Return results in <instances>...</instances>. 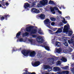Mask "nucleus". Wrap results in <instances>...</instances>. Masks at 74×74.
I'll return each mask as SVG.
<instances>
[{
	"mask_svg": "<svg viewBox=\"0 0 74 74\" xmlns=\"http://www.w3.org/2000/svg\"><path fill=\"white\" fill-rule=\"evenodd\" d=\"M70 50H72V49H70Z\"/></svg>",
	"mask_w": 74,
	"mask_h": 74,
	"instance_id": "nucleus-51",
	"label": "nucleus"
},
{
	"mask_svg": "<svg viewBox=\"0 0 74 74\" xmlns=\"http://www.w3.org/2000/svg\"><path fill=\"white\" fill-rule=\"evenodd\" d=\"M49 4H52V5H54V4H55V3L51 0H50L49 2Z\"/></svg>",
	"mask_w": 74,
	"mask_h": 74,
	"instance_id": "nucleus-21",
	"label": "nucleus"
},
{
	"mask_svg": "<svg viewBox=\"0 0 74 74\" xmlns=\"http://www.w3.org/2000/svg\"><path fill=\"white\" fill-rule=\"evenodd\" d=\"M20 42H26V43H29L31 42V44H33V40L32 39H29L27 40V38H25L24 39L22 38H20L19 39Z\"/></svg>",
	"mask_w": 74,
	"mask_h": 74,
	"instance_id": "nucleus-2",
	"label": "nucleus"
},
{
	"mask_svg": "<svg viewBox=\"0 0 74 74\" xmlns=\"http://www.w3.org/2000/svg\"><path fill=\"white\" fill-rule=\"evenodd\" d=\"M57 64H61V62L59 61H58V62H57Z\"/></svg>",
	"mask_w": 74,
	"mask_h": 74,
	"instance_id": "nucleus-33",
	"label": "nucleus"
},
{
	"mask_svg": "<svg viewBox=\"0 0 74 74\" xmlns=\"http://www.w3.org/2000/svg\"><path fill=\"white\" fill-rule=\"evenodd\" d=\"M22 53L23 55L27 57L29 55V56L31 57H33L36 55V53L35 52L33 51L31 53L29 51H22Z\"/></svg>",
	"mask_w": 74,
	"mask_h": 74,
	"instance_id": "nucleus-1",
	"label": "nucleus"
},
{
	"mask_svg": "<svg viewBox=\"0 0 74 74\" xmlns=\"http://www.w3.org/2000/svg\"><path fill=\"white\" fill-rule=\"evenodd\" d=\"M50 71H51V70H50Z\"/></svg>",
	"mask_w": 74,
	"mask_h": 74,
	"instance_id": "nucleus-58",
	"label": "nucleus"
},
{
	"mask_svg": "<svg viewBox=\"0 0 74 74\" xmlns=\"http://www.w3.org/2000/svg\"><path fill=\"white\" fill-rule=\"evenodd\" d=\"M47 3H48L47 0H42V1H40V3L38 4L37 7H42V5H45Z\"/></svg>",
	"mask_w": 74,
	"mask_h": 74,
	"instance_id": "nucleus-4",
	"label": "nucleus"
},
{
	"mask_svg": "<svg viewBox=\"0 0 74 74\" xmlns=\"http://www.w3.org/2000/svg\"><path fill=\"white\" fill-rule=\"evenodd\" d=\"M63 52L64 53H66V51L65 50H63Z\"/></svg>",
	"mask_w": 74,
	"mask_h": 74,
	"instance_id": "nucleus-47",
	"label": "nucleus"
},
{
	"mask_svg": "<svg viewBox=\"0 0 74 74\" xmlns=\"http://www.w3.org/2000/svg\"><path fill=\"white\" fill-rule=\"evenodd\" d=\"M32 37H33V38H36V37H37V35H32Z\"/></svg>",
	"mask_w": 74,
	"mask_h": 74,
	"instance_id": "nucleus-35",
	"label": "nucleus"
},
{
	"mask_svg": "<svg viewBox=\"0 0 74 74\" xmlns=\"http://www.w3.org/2000/svg\"><path fill=\"white\" fill-rule=\"evenodd\" d=\"M61 60L63 61L64 62H67V59L65 58L62 57L61 59Z\"/></svg>",
	"mask_w": 74,
	"mask_h": 74,
	"instance_id": "nucleus-19",
	"label": "nucleus"
},
{
	"mask_svg": "<svg viewBox=\"0 0 74 74\" xmlns=\"http://www.w3.org/2000/svg\"><path fill=\"white\" fill-rule=\"evenodd\" d=\"M44 69H52V68L49 66L48 65H44L43 66Z\"/></svg>",
	"mask_w": 74,
	"mask_h": 74,
	"instance_id": "nucleus-15",
	"label": "nucleus"
},
{
	"mask_svg": "<svg viewBox=\"0 0 74 74\" xmlns=\"http://www.w3.org/2000/svg\"><path fill=\"white\" fill-rule=\"evenodd\" d=\"M43 74H49V73H47V72H44L43 73Z\"/></svg>",
	"mask_w": 74,
	"mask_h": 74,
	"instance_id": "nucleus-37",
	"label": "nucleus"
},
{
	"mask_svg": "<svg viewBox=\"0 0 74 74\" xmlns=\"http://www.w3.org/2000/svg\"><path fill=\"white\" fill-rule=\"evenodd\" d=\"M62 39L63 40H66V38L64 37H62Z\"/></svg>",
	"mask_w": 74,
	"mask_h": 74,
	"instance_id": "nucleus-39",
	"label": "nucleus"
},
{
	"mask_svg": "<svg viewBox=\"0 0 74 74\" xmlns=\"http://www.w3.org/2000/svg\"><path fill=\"white\" fill-rule=\"evenodd\" d=\"M36 40L39 43H42L44 41L42 38L40 36H39L37 37Z\"/></svg>",
	"mask_w": 74,
	"mask_h": 74,
	"instance_id": "nucleus-6",
	"label": "nucleus"
},
{
	"mask_svg": "<svg viewBox=\"0 0 74 74\" xmlns=\"http://www.w3.org/2000/svg\"><path fill=\"white\" fill-rule=\"evenodd\" d=\"M56 45H57V47H60V46L61 45V43H60L59 42H56Z\"/></svg>",
	"mask_w": 74,
	"mask_h": 74,
	"instance_id": "nucleus-18",
	"label": "nucleus"
},
{
	"mask_svg": "<svg viewBox=\"0 0 74 74\" xmlns=\"http://www.w3.org/2000/svg\"><path fill=\"white\" fill-rule=\"evenodd\" d=\"M17 41V42H18V41H19V40H18Z\"/></svg>",
	"mask_w": 74,
	"mask_h": 74,
	"instance_id": "nucleus-53",
	"label": "nucleus"
},
{
	"mask_svg": "<svg viewBox=\"0 0 74 74\" xmlns=\"http://www.w3.org/2000/svg\"><path fill=\"white\" fill-rule=\"evenodd\" d=\"M28 34H29V33H28L26 32L23 34V37L26 36H27Z\"/></svg>",
	"mask_w": 74,
	"mask_h": 74,
	"instance_id": "nucleus-25",
	"label": "nucleus"
},
{
	"mask_svg": "<svg viewBox=\"0 0 74 74\" xmlns=\"http://www.w3.org/2000/svg\"><path fill=\"white\" fill-rule=\"evenodd\" d=\"M53 70L54 71H60V68L59 67L55 66L53 68Z\"/></svg>",
	"mask_w": 74,
	"mask_h": 74,
	"instance_id": "nucleus-11",
	"label": "nucleus"
},
{
	"mask_svg": "<svg viewBox=\"0 0 74 74\" xmlns=\"http://www.w3.org/2000/svg\"><path fill=\"white\" fill-rule=\"evenodd\" d=\"M8 16V15H6L5 16V18H7V17Z\"/></svg>",
	"mask_w": 74,
	"mask_h": 74,
	"instance_id": "nucleus-48",
	"label": "nucleus"
},
{
	"mask_svg": "<svg viewBox=\"0 0 74 74\" xmlns=\"http://www.w3.org/2000/svg\"><path fill=\"white\" fill-rule=\"evenodd\" d=\"M0 7H2V8H4L2 6V5L1 4H0Z\"/></svg>",
	"mask_w": 74,
	"mask_h": 74,
	"instance_id": "nucleus-46",
	"label": "nucleus"
},
{
	"mask_svg": "<svg viewBox=\"0 0 74 74\" xmlns=\"http://www.w3.org/2000/svg\"><path fill=\"white\" fill-rule=\"evenodd\" d=\"M38 33L40 34H43V32L41 31V30H39L38 32Z\"/></svg>",
	"mask_w": 74,
	"mask_h": 74,
	"instance_id": "nucleus-30",
	"label": "nucleus"
},
{
	"mask_svg": "<svg viewBox=\"0 0 74 74\" xmlns=\"http://www.w3.org/2000/svg\"><path fill=\"white\" fill-rule=\"evenodd\" d=\"M51 26H53L54 25H55V23L53 22H52L51 23Z\"/></svg>",
	"mask_w": 74,
	"mask_h": 74,
	"instance_id": "nucleus-38",
	"label": "nucleus"
},
{
	"mask_svg": "<svg viewBox=\"0 0 74 74\" xmlns=\"http://www.w3.org/2000/svg\"><path fill=\"white\" fill-rule=\"evenodd\" d=\"M37 32V30L36 29H33L32 31L31 32L32 34H34V33H36Z\"/></svg>",
	"mask_w": 74,
	"mask_h": 74,
	"instance_id": "nucleus-20",
	"label": "nucleus"
},
{
	"mask_svg": "<svg viewBox=\"0 0 74 74\" xmlns=\"http://www.w3.org/2000/svg\"><path fill=\"white\" fill-rule=\"evenodd\" d=\"M64 45L66 47H67V46H68V43L67 42H66L64 44Z\"/></svg>",
	"mask_w": 74,
	"mask_h": 74,
	"instance_id": "nucleus-36",
	"label": "nucleus"
},
{
	"mask_svg": "<svg viewBox=\"0 0 74 74\" xmlns=\"http://www.w3.org/2000/svg\"><path fill=\"white\" fill-rule=\"evenodd\" d=\"M45 48L47 51H49V47L47 46H46L45 47Z\"/></svg>",
	"mask_w": 74,
	"mask_h": 74,
	"instance_id": "nucleus-23",
	"label": "nucleus"
},
{
	"mask_svg": "<svg viewBox=\"0 0 74 74\" xmlns=\"http://www.w3.org/2000/svg\"><path fill=\"white\" fill-rule=\"evenodd\" d=\"M23 74H36V73L33 72L31 73L27 71H26L25 73H24Z\"/></svg>",
	"mask_w": 74,
	"mask_h": 74,
	"instance_id": "nucleus-16",
	"label": "nucleus"
},
{
	"mask_svg": "<svg viewBox=\"0 0 74 74\" xmlns=\"http://www.w3.org/2000/svg\"><path fill=\"white\" fill-rule=\"evenodd\" d=\"M4 17L3 16L2 17H0V20H1L2 21H3V19H4Z\"/></svg>",
	"mask_w": 74,
	"mask_h": 74,
	"instance_id": "nucleus-34",
	"label": "nucleus"
},
{
	"mask_svg": "<svg viewBox=\"0 0 74 74\" xmlns=\"http://www.w3.org/2000/svg\"><path fill=\"white\" fill-rule=\"evenodd\" d=\"M40 17L42 19H44L45 18V15L44 14H42L40 15Z\"/></svg>",
	"mask_w": 74,
	"mask_h": 74,
	"instance_id": "nucleus-17",
	"label": "nucleus"
},
{
	"mask_svg": "<svg viewBox=\"0 0 74 74\" xmlns=\"http://www.w3.org/2000/svg\"><path fill=\"white\" fill-rule=\"evenodd\" d=\"M40 55H41L40 54H37V56H38V57H39V58H41V57L40 56Z\"/></svg>",
	"mask_w": 74,
	"mask_h": 74,
	"instance_id": "nucleus-40",
	"label": "nucleus"
},
{
	"mask_svg": "<svg viewBox=\"0 0 74 74\" xmlns=\"http://www.w3.org/2000/svg\"><path fill=\"white\" fill-rule=\"evenodd\" d=\"M5 5H6V6H8V5H9V4H8V3H6Z\"/></svg>",
	"mask_w": 74,
	"mask_h": 74,
	"instance_id": "nucleus-43",
	"label": "nucleus"
},
{
	"mask_svg": "<svg viewBox=\"0 0 74 74\" xmlns=\"http://www.w3.org/2000/svg\"><path fill=\"white\" fill-rule=\"evenodd\" d=\"M55 51H56V52L58 53H60L61 52H62V49L61 48H60L59 49H55Z\"/></svg>",
	"mask_w": 74,
	"mask_h": 74,
	"instance_id": "nucleus-14",
	"label": "nucleus"
},
{
	"mask_svg": "<svg viewBox=\"0 0 74 74\" xmlns=\"http://www.w3.org/2000/svg\"><path fill=\"white\" fill-rule=\"evenodd\" d=\"M60 26H63V23H60Z\"/></svg>",
	"mask_w": 74,
	"mask_h": 74,
	"instance_id": "nucleus-44",
	"label": "nucleus"
},
{
	"mask_svg": "<svg viewBox=\"0 0 74 74\" xmlns=\"http://www.w3.org/2000/svg\"><path fill=\"white\" fill-rule=\"evenodd\" d=\"M40 64V62L39 61L36 62L34 64H32V65L34 67H37Z\"/></svg>",
	"mask_w": 74,
	"mask_h": 74,
	"instance_id": "nucleus-8",
	"label": "nucleus"
},
{
	"mask_svg": "<svg viewBox=\"0 0 74 74\" xmlns=\"http://www.w3.org/2000/svg\"><path fill=\"white\" fill-rule=\"evenodd\" d=\"M70 27V25L68 24L67 25H65L64 27V32H66V34L68 33V29H69Z\"/></svg>",
	"mask_w": 74,
	"mask_h": 74,
	"instance_id": "nucleus-7",
	"label": "nucleus"
},
{
	"mask_svg": "<svg viewBox=\"0 0 74 74\" xmlns=\"http://www.w3.org/2000/svg\"><path fill=\"white\" fill-rule=\"evenodd\" d=\"M57 18H58V17H57Z\"/></svg>",
	"mask_w": 74,
	"mask_h": 74,
	"instance_id": "nucleus-57",
	"label": "nucleus"
},
{
	"mask_svg": "<svg viewBox=\"0 0 74 74\" xmlns=\"http://www.w3.org/2000/svg\"><path fill=\"white\" fill-rule=\"evenodd\" d=\"M62 32V29L59 28L58 29V30L56 32L54 33V34H58L59 33H61Z\"/></svg>",
	"mask_w": 74,
	"mask_h": 74,
	"instance_id": "nucleus-12",
	"label": "nucleus"
},
{
	"mask_svg": "<svg viewBox=\"0 0 74 74\" xmlns=\"http://www.w3.org/2000/svg\"><path fill=\"white\" fill-rule=\"evenodd\" d=\"M62 68L63 69H65V70H67V69H69V66H66L65 67H62Z\"/></svg>",
	"mask_w": 74,
	"mask_h": 74,
	"instance_id": "nucleus-31",
	"label": "nucleus"
},
{
	"mask_svg": "<svg viewBox=\"0 0 74 74\" xmlns=\"http://www.w3.org/2000/svg\"><path fill=\"white\" fill-rule=\"evenodd\" d=\"M52 74H56V73L55 74V73H52Z\"/></svg>",
	"mask_w": 74,
	"mask_h": 74,
	"instance_id": "nucleus-50",
	"label": "nucleus"
},
{
	"mask_svg": "<svg viewBox=\"0 0 74 74\" xmlns=\"http://www.w3.org/2000/svg\"><path fill=\"white\" fill-rule=\"evenodd\" d=\"M20 35H21V32H19L16 35V37H17V38H19V36Z\"/></svg>",
	"mask_w": 74,
	"mask_h": 74,
	"instance_id": "nucleus-27",
	"label": "nucleus"
},
{
	"mask_svg": "<svg viewBox=\"0 0 74 74\" xmlns=\"http://www.w3.org/2000/svg\"><path fill=\"white\" fill-rule=\"evenodd\" d=\"M59 74H68L69 72L68 71H60L59 72Z\"/></svg>",
	"mask_w": 74,
	"mask_h": 74,
	"instance_id": "nucleus-13",
	"label": "nucleus"
},
{
	"mask_svg": "<svg viewBox=\"0 0 74 74\" xmlns=\"http://www.w3.org/2000/svg\"><path fill=\"white\" fill-rule=\"evenodd\" d=\"M65 18H68V19H70V17L69 16H67L65 17Z\"/></svg>",
	"mask_w": 74,
	"mask_h": 74,
	"instance_id": "nucleus-45",
	"label": "nucleus"
},
{
	"mask_svg": "<svg viewBox=\"0 0 74 74\" xmlns=\"http://www.w3.org/2000/svg\"><path fill=\"white\" fill-rule=\"evenodd\" d=\"M50 19L51 21H53V22L56 20V18L53 17H50Z\"/></svg>",
	"mask_w": 74,
	"mask_h": 74,
	"instance_id": "nucleus-22",
	"label": "nucleus"
},
{
	"mask_svg": "<svg viewBox=\"0 0 74 74\" xmlns=\"http://www.w3.org/2000/svg\"><path fill=\"white\" fill-rule=\"evenodd\" d=\"M31 11L32 12H35L36 13H39L40 12L39 10L34 8L32 9Z\"/></svg>",
	"mask_w": 74,
	"mask_h": 74,
	"instance_id": "nucleus-9",
	"label": "nucleus"
},
{
	"mask_svg": "<svg viewBox=\"0 0 74 74\" xmlns=\"http://www.w3.org/2000/svg\"><path fill=\"white\" fill-rule=\"evenodd\" d=\"M57 30V28H54L53 29V31H56Z\"/></svg>",
	"mask_w": 74,
	"mask_h": 74,
	"instance_id": "nucleus-41",
	"label": "nucleus"
},
{
	"mask_svg": "<svg viewBox=\"0 0 74 74\" xmlns=\"http://www.w3.org/2000/svg\"><path fill=\"white\" fill-rule=\"evenodd\" d=\"M6 8L5 7V8Z\"/></svg>",
	"mask_w": 74,
	"mask_h": 74,
	"instance_id": "nucleus-56",
	"label": "nucleus"
},
{
	"mask_svg": "<svg viewBox=\"0 0 74 74\" xmlns=\"http://www.w3.org/2000/svg\"><path fill=\"white\" fill-rule=\"evenodd\" d=\"M72 33H73V32L72 31H69L68 32V34L69 36H71V35L72 34Z\"/></svg>",
	"mask_w": 74,
	"mask_h": 74,
	"instance_id": "nucleus-26",
	"label": "nucleus"
},
{
	"mask_svg": "<svg viewBox=\"0 0 74 74\" xmlns=\"http://www.w3.org/2000/svg\"><path fill=\"white\" fill-rule=\"evenodd\" d=\"M26 30L27 32H29L30 30V27H27L26 28Z\"/></svg>",
	"mask_w": 74,
	"mask_h": 74,
	"instance_id": "nucleus-28",
	"label": "nucleus"
},
{
	"mask_svg": "<svg viewBox=\"0 0 74 74\" xmlns=\"http://www.w3.org/2000/svg\"><path fill=\"white\" fill-rule=\"evenodd\" d=\"M2 0V1H4V0Z\"/></svg>",
	"mask_w": 74,
	"mask_h": 74,
	"instance_id": "nucleus-55",
	"label": "nucleus"
},
{
	"mask_svg": "<svg viewBox=\"0 0 74 74\" xmlns=\"http://www.w3.org/2000/svg\"><path fill=\"white\" fill-rule=\"evenodd\" d=\"M29 6H30V4L27 3H24V7L26 10H27L28 11L29 10V9L28 8L29 7Z\"/></svg>",
	"mask_w": 74,
	"mask_h": 74,
	"instance_id": "nucleus-10",
	"label": "nucleus"
},
{
	"mask_svg": "<svg viewBox=\"0 0 74 74\" xmlns=\"http://www.w3.org/2000/svg\"><path fill=\"white\" fill-rule=\"evenodd\" d=\"M60 10H61V8H60Z\"/></svg>",
	"mask_w": 74,
	"mask_h": 74,
	"instance_id": "nucleus-52",
	"label": "nucleus"
},
{
	"mask_svg": "<svg viewBox=\"0 0 74 74\" xmlns=\"http://www.w3.org/2000/svg\"><path fill=\"white\" fill-rule=\"evenodd\" d=\"M63 9H64V8L63 7Z\"/></svg>",
	"mask_w": 74,
	"mask_h": 74,
	"instance_id": "nucleus-54",
	"label": "nucleus"
},
{
	"mask_svg": "<svg viewBox=\"0 0 74 74\" xmlns=\"http://www.w3.org/2000/svg\"><path fill=\"white\" fill-rule=\"evenodd\" d=\"M71 71H72L73 74H74V69H72L71 70Z\"/></svg>",
	"mask_w": 74,
	"mask_h": 74,
	"instance_id": "nucleus-42",
	"label": "nucleus"
},
{
	"mask_svg": "<svg viewBox=\"0 0 74 74\" xmlns=\"http://www.w3.org/2000/svg\"><path fill=\"white\" fill-rule=\"evenodd\" d=\"M63 21H62V22H63V23H64V24H66V23L67 21H65V18H63Z\"/></svg>",
	"mask_w": 74,
	"mask_h": 74,
	"instance_id": "nucleus-29",
	"label": "nucleus"
},
{
	"mask_svg": "<svg viewBox=\"0 0 74 74\" xmlns=\"http://www.w3.org/2000/svg\"><path fill=\"white\" fill-rule=\"evenodd\" d=\"M1 4H2V5H3V6H5V3L4 2H3V1H0V3H1Z\"/></svg>",
	"mask_w": 74,
	"mask_h": 74,
	"instance_id": "nucleus-32",
	"label": "nucleus"
},
{
	"mask_svg": "<svg viewBox=\"0 0 74 74\" xmlns=\"http://www.w3.org/2000/svg\"><path fill=\"white\" fill-rule=\"evenodd\" d=\"M68 39H70V38H66V40H68Z\"/></svg>",
	"mask_w": 74,
	"mask_h": 74,
	"instance_id": "nucleus-49",
	"label": "nucleus"
},
{
	"mask_svg": "<svg viewBox=\"0 0 74 74\" xmlns=\"http://www.w3.org/2000/svg\"><path fill=\"white\" fill-rule=\"evenodd\" d=\"M44 23L45 25H46L48 27L50 28V23H51V22H50V21L49 19H47L45 20Z\"/></svg>",
	"mask_w": 74,
	"mask_h": 74,
	"instance_id": "nucleus-5",
	"label": "nucleus"
},
{
	"mask_svg": "<svg viewBox=\"0 0 74 74\" xmlns=\"http://www.w3.org/2000/svg\"><path fill=\"white\" fill-rule=\"evenodd\" d=\"M51 12L52 14H55V11L54 10H56L58 11V12L59 14H62V12L59 10V9L58 8L56 7H54L53 8L51 7Z\"/></svg>",
	"mask_w": 74,
	"mask_h": 74,
	"instance_id": "nucleus-3",
	"label": "nucleus"
},
{
	"mask_svg": "<svg viewBox=\"0 0 74 74\" xmlns=\"http://www.w3.org/2000/svg\"><path fill=\"white\" fill-rule=\"evenodd\" d=\"M49 60L52 61V62H51V64H53V62L52 61H54V59H53V58H49Z\"/></svg>",
	"mask_w": 74,
	"mask_h": 74,
	"instance_id": "nucleus-24",
	"label": "nucleus"
}]
</instances>
